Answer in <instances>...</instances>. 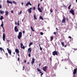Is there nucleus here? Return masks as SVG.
Instances as JSON below:
<instances>
[{
    "label": "nucleus",
    "instance_id": "1",
    "mask_svg": "<svg viewBox=\"0 0 77 77\" xmlns=\"http://www.w3.org/2000/svg\"><path fill=\"white\" fill-rule=\"evenodd\" d=\"M21 37H22V32H20L17 37L19 39H20Z\"/></svg>",
    "mask_w": 77,
    "mask_h": 77
},
{
    "label": "nucleus",
    "instance_id": "2",
    "mask_svg": "<svg viewBox=\"0 0 77 77\" xmlns=\"http://www.w3.org/2000/svg\"><path fill=\"white\" fill-rule=\"evenodd\" d=\"M70 13L72 14L73 15H74V10H72V8L71 9V10L69 11Z\"/></svg>",
    "mask_w": 77,
    "mask_h": 77
},
{
    "label": "nucleus",
    "instance_id": "3",
    "mask_svg": "<svg viewBox=\"0 0 77 77\" xmlns=\"http://www.w3.org/2000/svg\"><path fill=\"white\" fill-rule=\"evenodd\" d=\"M20 47L21 48H23V49H25V47L23 45V43H20Z\"/></svg>",
    "mask_w": 77,
    "mask_h": 77
},
{
    "label": "nucleus",
    "instance_id": "4",
    "mask_svg": "<svg viewBox=\"0 0 77 77\" xmlns=\"http://www.w3.org/2000/svg\"><path fill=\"white\" fill-rule=\"evenodd\" d=\"M53 54L54 56H55V55H57V52L56 51H54L53 52Z\"/></svg>",
    "mask_w": 77,
    "mask_h": 77
},
{
    "label": "nucleus",
    "instance_id": "5",
    "mask_svg": "<svg viewBox=\"0 0 77 77\" xmlns=\"http://www.w3.org/2000/svg\"><path fill=\"white\" fill-rule=\"evenodd\" d=\"M5 38L6 37L5 36V33H3V39L4 41H5Z\"/></svg>",
    "mask_w": 77,
    "mask_h": 77
},
{
    "label": "nucleus",
    "instance_id": "6",
    "mask_svg": "<svg viewBox=\"0 0 77 77\" xmlns=\"http://www.w3.org/2000/svg\"><path fill=\"white\" fill-rule=\"evenodd\" d=\"M7 50L8 51V53L11 55V50H10L9 49V48H7Z\"/></svg>",
    "mask_w": 77,
    "mask_h": 77
},
{
    "label": "nucleus",
    "instance_id": "7",
    "mask_svg": "<svg viewBox=\"0 0 77 77\" xmlns=\"http://www.w3.org/2000/svg\"><path fill=\"white\" fill-rule=\"evenodd\" d=\"M47 69V66H45L43 68V69L44 71H46Z\"/></svg>",
    "mask_w": 77,
    "mask_h": 77
},
{
    "label": "nucleus",
    "instance_id": "8",
    "mask_svg": "<svg viewBox=\"0 0 77 77\" xmlns=\"http://www.w3.org/2000/svg\"><path fill=\"white\" fill-rule=\"evenodd\" d=\"M15 31L17 32L18 31V29L17 28V26H15L14 28Z\"/></svg>",
    "mask_w": 77,
    "mask_h": 77
},
{
    "label": "nucleus",
    "instance_id": "9",
    "mask_svg": "<svg viewBox=\"0 0 77 77\" xmlns=\"http://www.w3.org/2000/svg\"><path fill=\"white\" fill-rule=\"evenodd\" d=\"M35 58H33L32 59V64L33 65V63H35Z\"/></svg>",
    "mask_w": 77,
    "mask_h": 77
},
{
    "label": "nucleus",
    "instance_id": "10",
    "mask_svg": "<svg viewBox=\"0 0 77 77\" xmlns=\"http://www.w3.org/2000/svg\"><path fill=\"white\" fill-rule=\"evenodd\" d=\"M7 2L8 3H10V4H12V2L11 1H9L8 0H7Z\"/></svg>",
    "mask_w": 77,
    "mask_h": 77
},
{
    "label": "nucleus",
    "instance_id": "11",
    "mask_svg": "<svg viewBox=\"0 0 77 77\" xmlns=\"http://www.w3.org/2000/svg\"><path fill=\"white\" fill-rule=\"evenodd\" d=\"M66 20V19L65 18H64V19H63L62 22L63 23H65Z\"/></svg>",
    "mask_w": 77,
    "mask_h": 77
},
{
    "label": "nucleus",
    "instance_id": "12",
    "mask_svg": "<svg viewBox=\"0 0 77 77\" xmlns=\"http://www.w3.org/2000/svg\"><path fill=\"white\" fill-rule=\"evenodd\" d=\"M0 14H4V13H5V12L4 11H2V10H0Z\"/></svg>",
    "mask_w": 77,
    "mask_h": 77
},
{
    "label": "nucleus",
    "instance_id": "13",
    "mask_svg": "<svg viewBox=\"0 0 77 77\" xmlns=\"http://www.w3.org/2000/svg\"><path fill=\"white\" fill-rule=\"evenodd\" d=\"M28 52L29 53V51L31 52L32 51V50L31 49V48H29L28 49Z\"/></svg>",
    "mask_w": 77,
    "mask_h": 77
},
{
    "label": "nucleus",
    "instance_id": "14",
    "mask_svg": "<svg viewBox=\"0 0 77 77\" xmlns=\"http://www.w3.org/2000/svg\"><path fill=\"white\" fill-rule=\"evenodd\" d=\"M76 72H77V69H74V72H73V74H76Z\"/></svg>",
    "mask_w": 77,
    "mask_h": 77
},
{
    "label": "nucleus",
    "instance_id": "15",
    "mask_svg": "<svg viewBox=\"0 0 77 77\" xmlns=\"http://www.w3.org/2000/svg\"><path fill=\"white\" fill-rule=\"evenodd\" d=\"M8 11H5V14L6 16H8Z\"/></svg>",
    "mask_w": 77,
    "mask_h": 77
},
{
    "label": "nucleus",
    "instance_id": "16",
    "mask_svg": "<svg viewBox=\"0 0 77 77\" xmlns=\"http://www.w3.org/2000/svg\"><path fill=\"white\" fill-rule=\"evenodd\" d=\"M1 27H2L3 29L4 28L3 27V21H2V24L1 25Z\"/></svg>",
    "mask_w": 77,
    "mask_h": 77
},
{
    "label": "nucleus",
    "instance_id": "17",
    "mask_svg": "<svg viewBox=\"0 0 77 77\" xmlns=\"http://www.w3.org/2000/svg\"><path fill=\"white\" fill-rule=\"evenodd\" d=\"M38 9L40 12H42V10H41V9L40 8H38Z\"/></svg>",
    "mask_w": 77,
    "mask_h": 77
},
{
    "label": "nucleus",
    "instance_id": "18",
    "mask_svg": "<svg viewBox=\"0 0 77 77\" xmlns=\"http://www.w3.org/2000/svg\"><path fill=\"white\" fill-rule=\"evenodd\" d=\"M28 12L29 14H31V13H32V10L30 9H29Z\"/></svg>",
    "mask_w": 77,
    "mask_h": 77
},
{
    "label": "nucleus",
    "instance_id": "19",
    "mask_svg": "<svg viewBox=\"0 0 77 77\" xmlns=\"http://www.w3.org/2000/svg\"><path fill=\"white\" fill-rule=\"evenodd\" d=\"M31 28L32 30V32H35V30L34 29H33V28L32 27V26H31Z\"/></svg>",
    "mask_w": 77,
    "mask_h": 77
},
{
    "label": "nucleus",
    "instance_id": "20",
    "mask_svg": "<svg viewBox=\"0 0 77 77\" xmlns=\"http://www.w3.org/2000/svg\"><path fill=\"white\" fill-rule=\"evenodd\" d=\"M32 45H33V43L32 42H31L30 43L29 45V47H30Z\"/></svg>",
    "mask_w": 77,
    "mask_h": 77
},
{
    "label": "nucleus",
    "instance_id": "21",
    "mask_svg": "<svg viewBox=\"0 0 77 77\" xmlns=\"http://www.w3.org/2000/svg\"><path fill=\"white\" fill-rule=\"evenodd\" d=\"M3 19V16H2L0 17V20H2Z\"/></svg>",
    "mask_w": 77,
    "mask_h": 77
},
{
    "label": "nucleus",
    "instance_id": "22",
    "mask_svg": "<svg viewBox=\"0 0 77 77\" xmlns=\"http://www.w3.org/2000/svg\"><path fill=\"white\" fill-rule=\"evenodd\" d=\"M13 3L14 4H15V5H17V2H15V1L13 2Z\"/></svg>",
    "mask_w": 77,
    "mask_h": 77
},
{
    "label": "nucleus",
    "instance_id": "23",
    "mask_svg": "<svg viewBox=\"0 0 77 77\" xmlns=\"http://www.w3.org/2000/svg\"><path fill=\"white\" fill-rule=\"evenodd\" d=\"M39 18H40V19H41V20H44L43 18H42V17L41 16H40Z\"/></svg>",
    "mask_w": 77,
    "mask_h": 77
},
{
    "label": "nucleus",
    "instance_id": "24",
    "mask_svg": "<svg viewBox=\"0 0 77 77\" xmlns=\"http://www.w3.org/2000/svg\"><path fill=\"white\" fill-rule=\"evenodd\" d=\"M61 44H62L63 47V46H64V43H63V42H61Z\"/></svg>",
    "mask_w": 77,
    "mask_h": 77
},
{
    "label": "nucleus",
    "instance_id": "25",
    "mask_svg": "<svg viewBox=\"0 0 77 77\" xmlns=\"http://www.w3.org/2000/svg\"><path fill=\"white\" fill-rule=\"evenodd\" d=\"M19 51V50L18 49H16L15 50V52L16 53L17 52H18Z\"/></svg>",
    "mask_w": 77,
    "mask_h": 77
},
{
    "label": "nucleus",
    "instance_id": "26",
    "mask_svg": "<svg viewBox=\"0 0 77 77\" xmlns=\"http://www.w3.org/2000/svg\"><path fill=\"white\" fill-rule=\"evenodd\" d=\"M51 41H53V36H52L51 37Z\"/></svg>",
    "mask_w": 77,
    "mask_h": 77
},
{
    "label": "nucleus",
    "instance_id": "27",
    "mask_svg": "<svg viewBox=\"0 0 77 77\" xmlns=\"http://www.w3.org/2000/svg\"><path fill=\"white\" fill-rule=\"evenodd\" d=\"M29 5V2L26 4V6H28Z\"/></svg>",
    "mask_w": 77,
    "mask_h": 77
},
{
    "label": "nucleus",
    "instance_id": "28",
    "mask_svg": "<svg viewBox=\"0 0 77 77\" xmlns=\"http://www.w3.org/2000/svg\"><path fill=\"white\" fill-rule=\"evenodd\" d=\"M34 18L35 20H36V16L35 15V14H34Z\"/></svg>",
    "mask_w": 77,
    "mask_h": 77
},
{
    "label": "nucleus",
    "instance_id": "29",
    "mask_svg": "<svg viewBox=\"0 0 77 77\" xmlns=\"http://www.w3.org/2000/svg\"><path fill=\"white\" fill-rule=\"evenodd\" d=\"M37 69L38 71V72H40V71H41V69H39V68H38Z\"/></svg>",
    "mask_w": 77,
    "mask_h": 77
},
{
    "label": "nucleus",
    "instance_id": "30",
    "mask_svg": "<svg viewBox=\"0 0 77 77\" xmlns=\"http://www.w3.org/2000/svg\"><path fill=\"white\" fill-rule=\"evenodd\" d=\"M71 5H70L69 6L68 8L69 9H70V7H71Z\"/></svg>",
    "mask_w": 77,
    "mask_h": 77
},
{
    "label": "nucleus",
    "instance_id": "31",
    "mask_svg": "<svg viewBox=\"0 0 77 77\" xmlns=\"http://www.w3.org/2000/svg\"><path fill=\"white\" fill-rule=\"evenodd\" d=\"M40 5V4H38V8H39V6Z\"/></svg>",
    "mask_w": 77,
    "mask_h": 77
},
{
    "label": "nucleus",
    "instance_id": "32",
    "mask_svg": "<svg viewBox=\"0 0 77 77\" xmlns=\"http://www.w3.org/2000/svg\"><path fill=\"white\" fill-rule=\"evenodd\" d=\"M28 56L29 57H30V56H31V55L30 54H28Z\"/></svg>",
    "mask_w": 77,
    "mask_h": 77
},
{
    "label": "nucleus",
    "instance_id": "33",
    "mask_svg": "<svg viewBox=\"0 0 77 77\" xmlns=\"http://www.w3.org/2000/svg\"><path fill=\"white\" fill-rule=\"evenodd\" d=\"M22 11H20V13H19V15H20V14H21Z\"/></svg>",
    "mask_w": 77,
    "mask_h": 77
},
{
    "label": "nucleus",
    "instance_id": "34",
    "mask_svg": "<svg viewBox=\"0 0 77 77\" xmlns=\"http://www.w3.org/2000/svg\"><path fill=\"white\" fill-rule=\"evenodd\" d=\"M40 50L41 51H42V48H41V46H40Z\"/></svg>",
    "mask_w": 77,
    "mask_h": 77
},
{
    "label": "nucleus",
    "instance_id": "35",
    "mask_svg": "<svg viewBox=\"0 0 77 77\" xmlns=\"http://www.w3.org/2000/svg\"><path fill=\"white\" fill-rule=\"evenodd\" d=\"M29 5H30V6H32V4H31V3H30V2H29Z\"/></svg>",
    "mask_w": 77,
    "mask_h": 77
},
{
    "label": "nucleus",
    "instance_id": "36",
    "mask_svg": "<svg viewBox=\"0 0 77 77\" xmlns=\"http://www.w3.org/2000/svg\"><path fill=\"white\" fill-rule=\"evenodd\" d=\"M40 34L41 35H43V34H44L42 32H41L40 33Z\"/></svg>",
    "mask_w": 77,
    "mask_h": 77
},
{
    "label": "nucleus",
    "instance_id": "37",
    "mask_svg": "<svg viewBox=\"0 0 77 77\" xmlns=\"http://www.w3.org/2000/svg\"><path fill=\"white\" fill-rule=\"evenodd\" d=\"M17 25L18 26H20V23H19V22L18 21Z\"/></svg>",
    "mask_w": 77,
    "mask_h": 77
},
{
    "label": "nucleus",
    "instance_id": "38",
    "mask_svg": "<svg viewBox=\"0 0 77 77\" xmlns=\"http://www.w3.org/2000/svg\"><path fill=\"white\" fill-rule=\"evenodd\" d=\"M50 12L51 13H52V12H53V11H52V10L51 9H50Z\"/></svg>",
    "mask_w": 77,
    "mask_h": 77
},
{
    "label": "nucleus",
    "instance_id": "39",
    "mask_svg": "<svg viewBox=\"0 0 77 77\" xmlns=\"http://www.w3.org/2000/svg\"><path fill=\"white\" fill-rule=\"evenodd\" d=\"M33 10H35V7H34L33 8Z\"/></svg>",
    "mask_w": 77,
    "mask_h": 77
},
{
    "label": "nucleus",
    "instance_id": "40",
    "mask_svg": "<svg viewBox=\"0 0 77 77\" xmlns=\"http://www.w3.org/2000/svg\"><path fill=\"white\" fill-rule=\"evenodd\" d=\"M3 49H2V48H0V50H1V51H2V50H3Z\"/></svg>",
    "mask_w": 77,
    "mask_h": 77
},
{
    "label": "nucleus",
    "instance_id": "41",
    "mask_svg": "<svg viewBox=\"0 0 77 77\" xmlns=\"http://www.w3.org/2000/svg\"><path fill=\"white\" fill-rule=\"evenodd\" d=\"M3 32H5V29L4 28H3Z\"/></svg>",
    "mask_w": 77,
    "mask_h": 77
},
{
    "label": "nucleus",
    "instance_id": "42",
    "mask_svg": "<svg viewBox=\"0 0 77 77\" xmlns=\"http://www.w3.org/2000/svg\"><path fill=\"white\" fill-rule=\"evenodd\" d=\"M54 35H56V32H54Z\"/></svg>",
    "mask_w": 77,
    "mask_h": 77
},
{
    "label": "nucleus",
    "instance_id": "43",
    "mask_svg": "<svg viewBox=\"0 0 77 77\" xmlns=\"http://www.w3.org/2000/svg\"><path fill=\"white\" fill-rule=\"evenodd\" d=\"M69 38H70V39H71V37L70 36H69Z\"/></svg>",
    "mask_w": 77,
    "mask_h": 77
},
{
    "label": "nucleus",
    "instance_id": "44",
    "mask_svg": "<svg viewBox=\"0 0 77 77\" xmlns=\"http://www.w3.org/2000/svg\"><path fill=\"white\" fill-rule=\"evenodd\" d=\"M20 53V51H18V52H17V54H18V53Z\"/></svg>",
    "mask_w": 77,
    "mask_h": 77
},
{
    "label": "nucleus",
    "instance_id": "45",
    "mask_svg": "<svg viewBox=\"0 0 77 77\" xmlns=\"http://www.w3.org/2000/svg\"><path fill=\"white\" fill-rule=\"evenodd\" d=\"M11 13H14V11H13V10H12L11 11Z\"/></svg>",
    "mask_w": 77,
    "mask_h": 77
},
{
    "label": "nucleus",
    "instance_id": "46",
    "mask_svg": "<svg viewBox=\"0 0 77 77\" xmlns=\"http://www.w3.org/2000/svg\"><path fill=\"white\" fill-rule=\"evenodd\" d=\"M19 60H20V58H19V57H18V61H19Z\"/></svg>",
    "mask_w": 77,
    "mask_h": 77
},
{
    "label": "nucleus",
    "instance_id": "47",
    "mask_svg": "<svg viewBox=\"0 0 77 77\" xmlns=\"http://www.w3.org/2000/svg\"><path fill=\"white\" fill-rule=\"evenodd\" d=\"M23 33H25V31H23Z\"/></svg>",
    "mask_w": 77,
    "mask_h": 77
},
{
    "label": "nucleus",
    "instance_id": "48",
    "mask_svg": "<svg viewBox=\"0 0 77 77\" xmlns=\"http://www.w3.org/2000/svg\"><path fill=\"white\" fill-rule=\"evenodd\" d=\"M30 9V10H31V9H33V8H30V9Z\"/></svg>",
    "mask_w": 77,
    "mask_h": 77
},
{
    "label": "nucleus",
    "instance_id": "49",
    "mask_svg": "<svg viewBox=\"0 0 77 77\" xmlns=\"http://www.w3.org/2000/svg\"><path fill=\"white\" fill-rule=\"evenodd\" d=\"M2 8V5H0V9H1Z\"/></svg>",
    "mask_w": 77,
    "mask_h": 77
},
{
    "label": "nucleus",
    "instance_id": "50",
    "mask_svg": "<svg viewBox=\"0 0 77 77\" xmlns=\"http://www.w3.org/2000/svg\"><path fill=\"white\" fill-rule=\"evenodd\" d=\"M24 62L25 63H26V60H24Z\"/></svg>",
    "mask_w": 77,
    "mask_h": 77
},
{
    "label": "nucleus",
    "instance_id": "51",
    "mask_svg": "<svg viewBox=\"0 0 77 77\" xmlns=\"http://www.w3.org/2000/svg\"><path fill=\"white\" fill-rule=\"evenodd\" d=\"M15 24H16L17 25V22H16L15 23Z\"/></svg>",
    "mask_w": 77,
    "mask_h": 77
},
{
    "label": "nucleus",
    "instance_id": "52",
    "mask_svg": "<svg viewBox=\"0 0 77 77\" xmlns=\"http://www.w3.org/2000/svg\"><path fill=\"white\" fill-rule=\"evenodd\" d=\"M43 75V73H42L41 74V75Z\"/></svg>",
    "mask_w": 77,
    "mask_h": 77
},
{
    "label": "nucleus",
    "instance_id": "53",
    "mask_svg": "<svg viewBox=\"0 0 77 77\" xmlns=\"http://www.w3.org/2000/svg\"><path fill=\"white\" fill-rule=\"evenodd\" d=\"M63 6H64V7L65 8V7H66V6H65V5H63Z\"/></svg>",
    "mask_w": 77,
    "mask_h": 77
},
{
    "label": "nucleus",
    "instance_id": "54",
    "mask_svg": "<svg viewBox=\"0 0 77 77\" xmlns=\"http://www.w3.org/2000/svg\"><path fill=\"white\" fill-rule=\"evenodd\" d=\"M29 54H31V52L29 51Z\"/></svg>",
    "mask_w": 77,
    "mask_h": 77
},
{
    "label": "nucleus",
    "instance_id": "55",
    "mask_svg": "<svg viewBox=\"0 0 77 77\" xmlns=\"http://www.w3.org/2000/svg\"><path fill=\"white\" fill-rule=\"evenodd\" d=\"M6 54H7V56H8V53H6Z\"/></svg>",
    "mask_w": 77,
    "mask_h": 77
},
{
    "label": "nucleus",
    "instance_id": "56",
    "mask_svg": "<svg viewBox=\"0 0 77 77\" xmlns=\"http://www.w3.org/2000/svg\"><path fill=\"white\" fill-rule=\"evenodd\" d=\"M42 73V72L40 71V72H39V74H40V73Z\"/></svg>",
    "mask_w": 77,
    "mask_h": 77
},
{
    "label": "nucleus",
    "instance_id": "57",
    "mask_svg": "<svg viewBox=\"0 0 77 77\" xmlns=\"http://www.w3.org/2000/svg\"><path fill=\"white\" fill-rule=\"evenodd\" d=\"M7 41H8V42H10V40H8Z\"/></svg>",
    "mask_w": 77,
    "mask_h": 77
},
{
    "label": "nucleus",
    "instance_id": "58",
    "mask_svg": "<svg viewBox=\"0 0 77 77\" xmlns=\"http://www.w3.org/2000/svg\"><path fill=\"white\" fill-rule=\"evenodd\" d=\"M18 55L19 57H20V55L19 54H18Z\"/></svg>",
    "mask_w": 77,
    "mask_h": 77
},
{
    "label": "nucleus",
    "instance_id": "59",
    "mask_svg": "<svg viewBox=\"0 0 77 77\" xmlns=\"http://www.w3.org/2000/svg\"><path fill=\"white\" fill-rule=\"evenodd\" d=\"M21 4H22V5H23V3L22 2V3H21Z\"/></svg>",
    "mask_w": 77,
    "mask_h": 77
},
{
    "label": "nucleus",
    "instance_id": "60",
    "mask_svg": "<svg viewBox=\"0 0 77 77\" xmlns=\"http://www.w3.org/2000/svg\"><path fill=\"white\" fill-rule=\"evenodd\" d=\"M24 18H23V19L22 20V21H23V20Z\"/></svg>",
    "mask_w": 77,
    "mask_h": 77
},
{
    "label": "nucleus",
    "instance_id": "61",
    "mask_svg": "<svg viewBox=\"0 0 77 77\" xmlns=\"http://www.w3.org/2000/svg\"><path fill=\"white\" fill-rule=\"evenodd\" d=\"M64 47H66V45H65Z\"/></svg>",
    "mask_w": 77,
    "mask_h": 77
},
{
    "label": "nucleus",
    "instance_id": "62",
    "mask_svg": "<svg viewBox=\"0 0 77 77\" xmlns=\"http://www.w3.org/2000/svg\"><path fill=\"white\" fill-rule=\"evenodd\" d=\"M39 66H41V63H39Z\"/></svg>",
    "mask_w": 77,
    "mask_h": 77
},
{
    "label": "nucleus",
    "instance_id": "63",
    "mask_svg": "<svg viewBox=\"0 0 77 77\" xmlns=\"http://www.w3.org/2000/svg\"><path fill=\"white\" fill-rule=\"evenodd\" d=\"M2 50L3 51L5 52V51H4V49H2Z\"/></svg>",
    "mask_w": 77,
    "mask_h": 77
},
{
    "label": "nucleus",
    "instance_id": "64",
    "mask_svg": "<svg viewBox=\"0 0 77 77\" xmlns=\"http://www.w3.org/2000/svg\"><path fill=\"white\" fill-rule=\"evenodd\" d=\"M76 3H77V0H76Z\"/></svg>",
    "mask_w": 77,
    "mask_h": 77
}]
</instances>
